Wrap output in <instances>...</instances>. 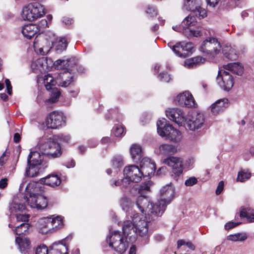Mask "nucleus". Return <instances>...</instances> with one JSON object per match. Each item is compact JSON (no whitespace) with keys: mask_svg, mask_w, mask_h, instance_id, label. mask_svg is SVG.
Listing matches in <instances>:
<instances>
[{"mask_svg":"<svg viewBox=\"0 0 254 254\" xmlns=\"http://www.w3.org/2000/svg\"><path fill=\"white\" fill-rule=\"evenodd\" d=\"M150 220L143 219L138 214L133 215L132 222L127 220L123 225V235L128 239L130 242L132 243L135 239L137 235L147 239L149 236L148 226Z\"/></svg>","mask_w":254,"mask_h":254,"instance_id":"nucleus-1","label":"nucleus"},{"mask_svg":"<svg viewBox=\"0 0 254 254\" xmlns=\"http://www.w3.org/2000/svg\"><path fill=\"white\" fill-rule=\"evenodd\" d=\"M41 153L49 158H56L62 155L61 148L60 144L46 137H42L38 144Z\"/></svg>","mask_w":254,"mask_h":254,"instance_id":"nucleus-2","label":"nucleus"},{"mask_svg":"<svg viewBox=\"0 0 254 254\" xmlns=\"http://www.w3.org/2000/svg\"><path fill=\"white\" fill-rule=\"evenodd\" d=\"M127 239L121 232L115 231L110 232L106 241L110 247L116 252L122 254L126 252L128 247Z\"/></svg>","mask_w":254,"mask_h":254,"instance_id":"nucleus-3","label":"nucleus"},{"mask_svg":"<svg viewBox=\"0 0 254 254\" xmlns=\"http://www.w3.org/2000/svg\"><path fill=\"white\" fill-rule=\"evenodd\" d=\"M45 14L43 6L38 2H34L23 7L21 15L24 20L33 21L41 17Z\"/></svg>","mask_w":254,"mask_h":254,"instance_id":"nucleus-4","label":"nucleus"},{"mask_svg":"<svg viewBox=\"0 0 254 254\" xmlns=\"http://www.w3.org/2000/svg\"><path fill=\"white\" fill-rule=\"evenodd\" d=\"M220 42L215 38L209 37L204 40L200 47V51L210 58H214L221 50Z\"/></svg>","mask_w":254,"mask_h":254,"instance_id":"nucleus-5","label":"nucleus"},{"mask_svg":"<svg viewBox=\"0 0 254 254\" xmlns=\"http://www.w3.org/2000/svg\"><path fill=\"white\" fill-rule=\"evenodd\" d=\"M50 35H52V37L49 35L50 40L48 39L47 35L40 34L36 36L33 42L34 48L36 52L42 55L49 53L52 48L53 38L55 36L54 34L52 33H50Z\"/></svg>","mask_w":254,"mask_h":254,"instance_id":"nucleus-6","label":"nucleus"},{"mask_svg":"<svg viewBox=\"0 0 254 254\" xmlns=\"http://www.w3.org/2000/svg\"><path fill=\"white\" fill-rule=\"evenodd\" d=\"M66 118L61 112L53 111L47 116L46 124L47 127L52 129H57L65 125Z\"/></svg>","mask_w":254,"mask_h":254,"instance_id":"nucleus-7","label":"nucleus"},{"mask_svg":"<svg viewBox=\"0 0 254 254\" xmlns=\"http://www.w3.org/2000/svg\"><path fill=\"white\" fill-rule=\"evenodd\" d=\"M23 199L24 201L27 202L31 207L38 209H44L48 204L46 198L41 194L30 193L28 195H24Z\"/></svg>","mask_w":254,"mask_h":254,"instance_id":"nucleus-8","label":"nucleus"},{"mask_svg":"<svg viewBox=\"0 0 254 254\" xmlns=\"http://www.w3.org/2000/svg\"><path fill=\"white\" fill-rule=\"evenodd\" d=\"M216 81L221 89L227 91L232 89L234 83L233 76L228 72L223 69L219 70Z\"/></svg>","mask_w":254,"mask_h":254,"instance_id":"nucleus-9","label":"nucleus"},{"mask_svg":"<svg viewBox=\"0 0 254 254\" xmlns=\"http://www.w3.org/2000/svg\"><path fill=\"white\" fill-rule=\"evenodd\" d=\"M163 163L172 169V172L175 175L174 178L177 180V178L183 172V159L180 157L170 156L164 159Z\"/></svg>","mask_w":254,"mask_h":254,"instance_id":"nucleus-10","label":"nucleus"},{"mask_svg":"<svg viewBox=\"0 0 254 254\" xmlns=\"http://www.w3.org/2000/svg\"><path fill=\"white\" fill-rule=\"evenodd\" d=\"M26 209V206L23 203H18L16 198L10 205V210L11 213L15 215L17 221L25 223L28 221L29 215L23 213Z\"/></svg>","mask_w":254,"mask_h":254,"instance_id":"nucleus-11","label":"nucleus"},{"mask_svg":"<svg viewBox=\"0 0 254 254\" xmlns=\"http://www.w3.org/2000/svg\"><path fill=\"white\" fill-rule=\"evenodd\" d=\"M183 9L191 11L200 19L206 16V10L200 7L198 0H184Z\"/></svg>","mask_w":254,"mask_h":254,"instance_id":"nucleus-12","label":"nucleus"},{"mask_svg":"<svg viewBox=\"0 0 254 254\" xmlns=\"http://www.w3.org/2000/svg\"><path fill=\"white\" fill-rule=\"evenodd\" d=\"M186 122L190 130H198L204 127L205 118L201 113H193L188 120H186Z\"/></svg>","mask_w":254,"mask_h":254,"instance_id":"nucleus-13","label":"nucleus"},{"mask_svg":"<svg viewBox=\"0 0 254 254\" xmlns=\"http://www.w3.org/2000/svg\"><path fill=\"white\" fill-rule=\"evenodd\" d=\"M52 65L50 59L42 57L32 63L31 66L33 72L35 73L45 72L48 71Z\"/></svg>","mask_w":254,"mask_h":254,"instance_id":"nucleus-14","label":"nucleus"},{"mask_svg":"<svg viewBox=\"0 0 254 254\" xmlns=\"http://www.w3.org/2000/svg\"><path fill=\"white\" fill-rule=\"evenodd\" d=\"M166 116L179 126L185 125L186 121L183 111L179 108L168 109L166 111Z\"/></svg>","mask_w":254,"mask_h":254,"instance_id":"nucleus-15","label":"nucleus"},{"mask_svg":"<svg viewBox=\"0 0 254 254\" xmlns=\"http://www.w3.org/2000/svg\"><path fill=\"white\" fill-rule=\"evenodd\" d=\"M167 205L166 204L165 202L163 200H159L155 203L152 204L150 203V206L148 211V214H150L151 218H147L146 216H142L143 219L144 218H146V220H150V222L151 220L157 216L162 215L164 213L166 207Z\"/></svg>","mask_w":254,"mask_h":254,"instance_id":"nucleus-16","label":"nucleus"},{"mask_svg":"<svg viewBox=\"0 0 254 254\" xmlns=\"http://www.w3.org/2000/svg\"><path fill=\"white\" fill-rule=\"evenodd\" d=\"M175 104L188 108L194 107L195 102L190 93L185 91L178 95L174 100Z\"/></svg>","mask_w":254,"mask_h":254,"instance_id":"nucleus-17","label":"nucleus"},{"mask_svg":"<svg viewBox=\"0 0 254 254\" xmlns=\"http://www.w3.org/2000/svg\"><path fill=\"white\" fill-rule=\"evenodd\" d=\"M124 175L128 177L132 182L134 183L140 182L143 176L140 169L134 165L126 167L124 169Z\"/></svg>","mask_w":254,"mask_h":254,"instance_id":"nucleus-18","label":"nucleus"},{"mask_svg":"<svg viewBox=\"0 0 254 254\" xmlns=\"http://www.w3.org/2000/svg\"><path fill=\"white\" fill-rule=\"evenodd\" d=\"M140 170L143 177H150L154 175L155 164L150 158H143L140 162Z\"/></svg>","mask_w":254,"mask_h":254,"instance_id":"nucleus-19","label":"nucleus"},{"mask_svg":"<svg viewBox=\"0 0 254 254\" xmlns=\"http://www.w3.org/2000/svg\"><path fill=\"white\" fill-rule=\"evenodd\" d=\"M161 199L166 205L169 204L175 197V188L172 183L167 185L160 190Z\"/></svg>","mask_w":254,"mask_h":254,"instance_id":"nucleus-20","label":"nucleus"},{"mask_svg":"<svg viewBox=\"0 0 254 254\" xmlns=\"http://www.w3.org/2000/svg\"><path fill=\"white\" fill-rule=\"evenodd\" d=\"M76 60L71 58L67 60H58L55 62L54 65L57 69H65L64 71H71L72 68L76 65Z\"/></svg>","mask_w":254,"mask_h":254,"instance_id":"nucleus-21","label":"nucleus"},{"mask_svg":"<svg viewBox=\"0 0 254 254\" xmlns=\"http://www.w3.org/2000/svg\"><path fill=\"white\" fill-rule=\"evenodd\" d=\"M228 106V100L226 98H223L217 100L210 107L211 113L217 115L223 112Z\"/></svg>","mask_w":254,"mask_h":254,"instance_id":"nucleus-22","label":"nucleus"},{"mask_svg":"<svg viewBox=\"0 0 254 254\" xmlns=\"http://www.w3.org/2000/svg\"><path fill=\"white\" fill-rule=\"evenodd\" d=\"M71 71H64L60 73L56 77V84L62 87H66L73 81Z\"/></svg>","mask_w":254,"mask_h":254,"instance_id":"nucleus-23","label":"nucleus"},{"mask_svg":"<svg viewBox=\"0 0 254 254\" xmlns=\"http://www.w3.org/2000/svg\"><path fill=\"white\" fill-rule=\"evenodd\" d=\"M193 49V44L192 43L184 42L178 43L173 46L172 50L176 55L182 57L183 56V52L187 51L191 52Z\"/></svg>","mask_w":254,"mask_h":254,"instance_id":"nucleus-24","label":"nucleus"},{"mask_svg":"<svg viewBox=\"0 0 254 254\" xmlns=\"http://www.w3.org/2000/svg\"><path fill=\"white\" fill-rule=\"evenodd\" d=\"M157 132L162 137H167L170 132L171 129L173 127L172 126L167 124L165 119L159 120L157 123Z\"/></svg>","mask_w":254,"mask_h":254,"instance_id":"nucleus-25","label":"nucleus"},{"mask_svg":"<svg viewBox=\"0 0 254 254\" xmlns=\"http://www.w3.org/2000/svg\"><path fill=\"white\" fill-rule=\"evenodd\" d=\"M15 242L18 246V248L21 254H26L30 249V242L25 237H17Z\"/></svg>","mask_w":254,"mask_h":254,"instance_id":"nucleus-26","label":"nucleus"},{"mask_svg":"<svg viewBox=\"0 0 254 254\" xmlns=\"http://www.w3.org/2000/svg\"><path fill=\"white\" fill-rule=\"evenodd\" d=\"M222 51L226 57L230 60H236L239 57V53L235 46L226 45L222 48Z\"/></svg>","mask_w":254,"mask_h":254,"instance_id":"nucleus-27","label":"nucleus"},{"mask_svg":"<svg viewBox=\"0 0 254 254\" xmlns=\"http://www.w3.org/2000/svg\"><path fill=\"white\" fill-rule=\"evenodd\" d=\"M40 30L36 25L31 24L25 25L22 28V33L25 37L31 39Z\"/></svg>","mask_w":254,"mask_h":254,"instance_id":"nucleus-28","label":"nucleus"},{"mask_svg":"<svg viewBox=\"0 0 254 254\" xmlns=\"http://www.w3.org/2000/svg\"><path fill=\"white\" fill-rule=\"evenodd\" d=\"M136 205L142 213L149 210L150 203L148 198L144 196H139L136 201Z\"/></svg>","mask_w":254,"mask_h":254,"instance_id":"nucleus-29","label":"nucleus"},{"mask_svg":"<svg viewBox=\"0 0 254 254\" xmlns=\"http://www.w3.org/2000/svg\"><path fill=\"white\" fill-rule=\"evenodd\" d=\"M42 158L40 153L37 151L31 152L27 159L28 165H41Z\"/></svg>","mask_w":254,"mask_h":254,"instance_id":"nucleus-30","label":"nucleus"},{"mask_svg":"<svg viewBox=\"0 0 254 254\" xmlns=\"http://www.w3.org/2000/svg\"><path fill=\"white\" fill-rule=\"evenodd\" d=\"M41 182L51 187H55L59 186L61 181L57 175H49L45 178H42Z\"/></svg>","mask_w":254,"mask_h":254,"instance_id":"nucleus-31","label":"nucleus"},{"mask_svg":"<svg viewBox=\"0 0 254 254\" xmlns=\"http://www.w3.org/2000/svg\"><path fill=\"white\" fill-rule=\"evenodd\" d=\"M53 46L55 47V50L58 53H60L66 50L67 46V42L65 38L60 37L52 42Z\"/></svg>","mask_w":254,"mask_h":254,"instance_id":"nucleus-32","label":"nucleus"},{"mask_svg":"<svg viewBox=\"0 0 254 254\" xmlns=\"http://www.w3.org/2000/svg\"><path fill=\"white\" fill-rule=\"evenodd\" d=\"M223 67L238 75H242L244 73V67L239 63H229L224 65Z\"/></svg>","mask_w":254,"mask_h":254,"instance_id":"nucleus-33","label":"nucleus"},{"mask_svg":"<svg viewBox=\"0 0 254 254\" xmlns=\"http://www.w3.org/2000/svg\"><path fill=\"white\" fill-rule=\"evenodd\" d=\"M130 153L131 158L134 162H138L140 160L142 157V149L138 144L132 145L130 149Z\"/></svg>","mask_w":254,"mask_h":254,"instance_id":"nucleus-34","label":"nucleus"},{"mask_svg":"<svg viewBox=\"0 0 254 254\" xmlns=\"http://www.w3.org/2000/svg\"><path fill=\"white\" fill-rule=\"evenodd\" d=\"M177 147L169 144H163L159 147V153L163 155L174 154L177 152Z\"/></svg>","mask_w":254,"mask_h":254,"instance_id":"nucleus-35","label":"nucleus"},{"mask_svg":"<svg viewBox=\"0 0 254 254\" xmlns=\"http://www.w3.org/2000/svg\"><path fill=\"white\" fill-rule=\"evenodd\" d=\"M205 60L204 58L197 56L193 58L187 59L184 62V66L188 68H193L198 64L203 63Z\"/></svg>","mask_w":254,"mask_h":254,"instance_id":"nucleus-36","label":"nucleus"},{"mask_svg":"<svg viewBox=\"0 0 254 254\" xmlns=\"http://www.w3.org/2000/svg\"><path fill=\"white\" fill-rule=\"evenodd\" d=\"M202 29L201 27L192 28H186L184 31V35L189 38L193 37H199L202 35Z\"/></svg>","mask_w":254,"mask_h":254,"instance_id":"nucleus-37","label":"nucleus"},{"mask_svg":"<svg viewBox=\"0 0 254 254\" xmlns=\"http://www.w3.org/2000/svg\"><path fill=\"white\" fill-rule=\"evenodd\" d=\"M48 223V225H52V229H60L63 226V219L60 216L51 218V219H45Z\"/></svg>","mask_w":254,"mask_h":254,"instance_id":"nucleus-38","label":"nucleus"},{"mask_svg":"<svg viewBox=\"0 0 254 254\" xmlns=\"http://www.w3.org/2000/svg\"><path fill=\"white\" fill-rule=\"evenodd\" d=\"M29 225L28 223H22L19 225L15 226V228L12 230L17 235L20 236L23 234H26L28 233Z\"/></svg>","mask_w":254,"mask_h":254,"instance_id":"nucleus-39","label":"nucleus"},{"mask_svg":"<svg viewBox=\"0 0 254 254\" xmlns=\"http://www.w3.org/2000/svg\"><path fill=\"white\" fill-rule=\"evenodd\" d=\"M50 250V254H66L67 248L65 245L54 244Z\"/></svg>","mask_w":254,"mask_h":254,"instance_id":"nucleus-40","label":"nucleus"},{"mask_svg":"<svg viewBox=\"0 0 254 254\" xmlns=\"http://www.w3.org/2000/svg\"><path fill=\"white\" fill-rule=\"evenodd\" d=\"M167 138L175 142H179L182 139L181 133L178 130L173 127L172 129H171L170 132L167 136Z\"/></svg>","mask_w":254,"mask_h":254,"instance_id":"nucleus-41","label":"nucleus"},{"mask_svg":"<svg viewBox=\"0 0 254 254\" xmlns=\"http://www.w3.org/2000/svg\"><path fill=\"white\" fill-rule=\"evenodd\" d=\"M28 168L26 170L25 174L27 176L30 177H36L39 173L41 167L39 166L28 165Z\"/></svg>","mask_w":254,"mask_h":254,"instance_id":"nucleus-42","label":"nucleus"},{"mask_svg":"<svg viewBox=\"0 0 254 254\" xmlns=\"http://www.w3.org/2000/svg\"><path fill=\"white\" fill-rule=\"evenodd\" d=\"M196 22V17L193 15H190L182 21V26L184 28H189V27L194 25Z\"/></svg>","mask_w":254,"mask_h":254,"instance_id":"nucleus-43","label":"nucleus"},{"mask_svg":"<svg viewBox=\"0 0 254 254\" xmlns=\"http://www.w3.org/2000/svg\"><path fill=\"white\" fill-rule=\"evenodd\" d=\"M240 216L247 218L250 222H254V210L244 208L240 212Z\"/></svg>","mask_w":254,"mask_h":254,"instance_id":"nucleus-44","label":"nucleus"},{"mask_svg":"<svg viewBox=\"0 0 254 254\" xmlns=\"http://www.w3.org/2000/svg\"><path fill=\"white\" fill-rule=\"evenodd\" d=\"M44 82L47 90L52 89V86L57 84L56 78L54 80V77L50 74H47L44 77Z\"/></svg>","mask_w":254,"mask_h":254,"instance_id":"nucleus-45","label":"nucleus"},{"mask_svg":"<svg viewBox=\"0 0 254 254\" xmlns=\"http://www.w3.org/2000/svg\"><path fill=\"white\" fill-rule=\"evenodd\" d=\"M247 238L246 234L244 233H237L234 235H230L228 236L227 239L229 241L237 242V241H244Z\"/></svg>","mask_w":254,"mask_h":254,"instance_id":"nucleus-46","label":"nucleus"},{"mask_svg":"<svg viewBox=\"0 0 254 254\" xmlns=\"http://www.w3.org/2000/svg\"><path fill=\"white\" fill-rule=\"evenodd\" d=\"M251 173L248 170H242L238 173L237 180L241 182L246 181L250 179Z\"/></svg>","mask_w":254,"mask_h":254,"instance_id":"nucleus-47","label":"nucleus"},{"mask_svg":"<svg viewBox=\"0 0 254 254\" xmlns=\"http://www.w3.org/2000/svg\"><path fill=\"white\" fill-rule=\"evenodd\" d=\"M61 92L58 89H54L51 93V97L49 99V101L51 103H55L58 101Z\"/></svg>","mask_w":254,"mask_h":254,"instance_id":"nucleus-48","label":"nucleus"},{"mask_svg":"<svg viewBox=\"0 0 254 254\" xmlns=\"http://www.w3.org/2000/svg\"><path fill=\"white\" fill-rule=\"evenodd\" d=\"M177 244L178 249L180 248V247L183 245H186L189 248L192 250H194L195 249V246L190 242H186L184 240H180L178 241Z\"/></svg>","mask_w":254,"mask_h":254,"instance_id":"nucleus-49","label":"nucleus"},{"mask_svg":"<svg viewBox=\"0 0 254 254\" xmlns=\"http://www.w3.org/2000/svg\"><path fill=\"white\" fill-rule=\"evenodd\" d=\"M113 166L115 168H119L123 166V159L121 157L117 156L113 158L112 160Z\"/></svg>","mask_w":254,"mask_h":254,"instance_id":"nucleus-50","label":"nucleus"},{"mask_svg":"<svg viewBox=\"0 0 254 254\" xmlns=\"http://www.w3.org/2000/svg\"><path fill=\"white\" fill-rule=\"evenodd\" d=\"M45 219H51V217H44L40 220V224L42 228H47L48 230L52 229V225H48V223Z\"/></svg>","mask_w":254,"mask_h":254,"instance_id":"nucleus-51","label":"nucleus"},{"mask_svg":"<svg viewBox=\"0 0 254 254\" xmlns=\"http://www.w3.org/2000/svg\"><path fill=\"white\" fill-rule=\"evenodd\" d=\"M124 131V128L122 126H116L113 131V133L117 137H119L123 134Z\"/></svg>","mask_w":254,"mask_h":254,"instance_id":"nucleus-52","label":"nucleus"},{"mask_svg":"<svg viewBox=\"0 0 254 254\" xmlns=\"http://www.w3.org/2000/svg\"><path fill=\"white\" fill-rule=\"evenodd\" d=\"M36 254H48V249L45 246H40L36 249Z\"/></svg>","mask_w":254,"mask_h":254,"instance_id":"nucleus-53","label":"nucleus"},{"mask_svg":"<svg viewBox=\"0 0 254 254\" xmlns=\"http://www.w3.org/2000/svg\"><path fill=\"white\" fill-rule=\"evenodd\" d=\"M254 156V146L251 147L249 150L244 155V158L246 160H249L252 157Z\"/></svg>","mask_w":254,"mask_h":254,"instance_id":"nucleus-54","label":"nucleus"},{"mask_svg":"<svg viewBox=\"0 0 254 254\" xmlns=\"http://www.w3.org/2000/svg\"><path fill=\"white\" fill-rule=\"evenodd\" d=\"M159 80L163 82H168L170 81L171 77L167 73H161L159 76Z\"/></svg>","mask_w":254,"mask_h":254,"instance_id":"nucleus-55","label":"nucleus"},{"mask_svg":"<svg viewBox=\"0 0 254 254\" xmlns=\"http://www.w3.org/2000/svg\"><path fill=\"white\" fill-rule=\"evenodd\" d=\"M146 12L149 14L151 16H154L157 14V10L154 6L149 5L146 10Z\"/></svg>","mask_w":254,"mask_h":254,"instance_id":"nucleus-56","label":"nucleus"},{"mask_svg":"<svg viewBox=\"0 0 254 254\" xmlns=\"http://www.w3.org/2000/svg\"><path fill=\"white\" fill-rule=\"evenodd\" d=\"M197 182V180L196 178L190 177L185 181V184L187 186L190 187L196 184Z\"/></svg>","mask_w":254,"mask_h":254,"instance_id":"nucleus-57","label":"nucleus"},{"mask_svg":"<svg viewBox=\"0 0 254 254\" xmlns=\"http://www.w3.org/2000/svg\"><path fill=\"white\" fill-rule=\"evenodd\" d=\"M131 182L132 181L130 180L128 177L125 176L124 178L121 180L122 187L123 188H127Z\"/></svg>","mask_w":254,"mask_h":254,"instance_id":"nucleus-58","label":"nucleus"},{"mask_svg":"<svg viewBox=\"0 0 254 254\" xmlns=\"http://www.w3.org/2000/svg\"><path fill=\"white\" fill-rule=\"evenodd\" d=\"M5 83L6 84L7 92L9 95H11L12 94V86L11 85L10 81L9 79H6Z\"/></svg>","mask_w":254,"mask_h":254,"instance_id":"nucleus-59","label":"nucleus"},{"mask_svg":"<svg viewBox=\"0 0 254 254\" xmlns=\"http://www.w3.org/2000/svg\"><path fill=\"white\" fill-rule=\"evenodd\" d=\"M224 188V183L223 181H221L219 183L217 188L216 190L215 193L216 194L219 195L222 191Z\"/></svg>","mask_w":254,"mask_h":254,"instance_id":"nucleus-60","label":"nucleus"},{"mask_svg":"<svg viewBox=\"0 0 254 254\" xmlns=\"http://www.w3.org/2000/svg\"><path fill=\"white\" fill-rule=\"evenodd\" d=\"M240 223H234L233 222H229L225 225V228L226 230H229L239 225Z\"/></svg>","mask_w":254,"mask_h":254,"instance_id":"nucleus-61","label":"nucleus"},{"mask_svg":"<svg viewBox=\"0 0 254 254\" xmlns=\"http://www.w3.org/2000/svg\"><path fill=\"white\" fill-rule=\"evenodd\" d=\"M7 160V156L6 155L5 152H3L0 157V166H3Z\"/></svg>","mask_w":254,"mask_h":254,"instance_id":"nucleus-62","label":"nucleus"},{"mask_svg":"<svg viewBox=\"0 0 254 254\" xmlns=\"http://www.w3.org/2000/svg\"><path fill=\"white\" fill-rule=\"evenodd\" d=\"M38 28L40 30V28H44L48 26V22L46 19H42L37 25Z\"/></svg>","mask_w":254,"mask_h":254,"instance_id":"nucleus-63","label":"nucleus"},{"mask_svg":"<svg viewBox=\"0 0 254 254\" xmlns=\"http://www.w3.org/2000/svg\"><path fill=\"white\" fill-rule=\"evenodd\" d=\"M167 172V169L166 167L163 166L160 168L157 171V175H162L165 174Z\"/></svg>","mask_w":254,"mask_h":254,"instance_id":"nucleus-64","label":"nucleus"}]
</instances>
